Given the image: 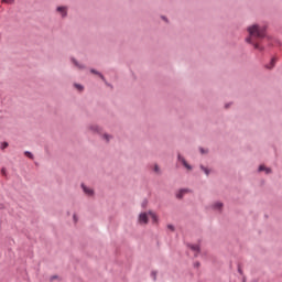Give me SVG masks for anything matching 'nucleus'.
<instances>
[{
    "label": "nucleus",
    "instance_id": "f257e3e1",
    "mask_svg": "<svg viewBox=\"0 0 282 282\" xmlns=\"http://www.w3.org/2000/svg\"><path fill=\"white\" fill-rule=\"evenodd\" d=\"M249 37L246 39L247 43H251L254 50H259V52H263V47L256 43V39H265V29L258 24H253L248 28Z\"/></svg>",
    "mask_w": 282,
    "mask_h": 282
},
{
    "label": "nucleus",
    "instance_id": "423d86ee",
    "mask_svg": "<svg viewBox=\"0 0 282 282\" xmlns=\"http://www.w3.org/2000/svg\"><path fill=\"white\" fill-rule=\"evenodd\" d=\"M186 193H188V189H181V191L176 194L177 199H182V197H184V195H186Z\"/></svg>",
    "mask_w": 282,
    "mask_h": 282
},
{
    "label": "nucleus",
    "instance_id": "412c9836",
    "mask_svg": "<svg viewBox=\"0 0 282 282\" xmlns=\"http://www.w3.org/2000/svg\"><path fill=\"white\" fill-rule=\"evenodd\" d=\"M74 63H75V65H76L77 67H79V69L83 68V66L78 65V63H77L76 61H74Z\"/></svg>",
    "mask_w": 282,
    "mask_h": 282
},
{
    "label": "nucleus",
    "instance_id": "1a4fd4ad",
    "mask_svg": "<svg viewBox=\"0 0 282 282\" xmlns=\"http://www.w3.org/2000/svg\"><path fill=\"white\" fill-rule=\"evenodd\" d=\"M259 171H265L267 175L270 174V173H272V170H270L269 167H265V166H263V165H260V166H259Z\"/></svg>",
    "mask_w": 282,
    "mask_h": 282
},
{
    "label": "nucleus",
    "instance_id": "dca6fc26",
    "mask_svg": "<svg viewBox=\"0 0 282 282\" xmlns=\"http://www.w3.org/2000/svg\"><path fill=\"white\" fill-rule=\"evenodd\" d=\"M90 131H98V126L90 127Z\"/></svg>",
    "mask_w": 282,
    "mask_h": 282
},
{
    "label": "nucleus",
    "instance_id": "f8f14e48",
    "mask_svg": "<svg viewBox=\"0 0 282 282\" xmlns=\"http://www.w3.org/2000/svg\"><path fill=\"white\" fill-rule=\"evenodd\" d=\"M191 249H192L194 252H199V246H197V245L191 246Z\"/></svg>",
    "mask_w": 282,
    "mask_h": 282
},
{
    "label": "nucleus",
    "instance_id": "6e6552de",
    "mask_svg": "<svg viewBox=\"0 0 282 282\" xmlns=\"http://www.w3.org/2000/svg\"><path fill=\"white\" fill-rule=\"evenodd\" d=\"M276 65V58H272L270 64L267 65V69H272Z\"/></svg>",
    "mask_w": 282,
    "mask_h": 282
},
{
    "label": "nucleus",
    "instance_id": "9b49d317",
    "mask_svg": "<svg viewBox=\"0 0 282 282\" xmlns=\"http://www.w3.org/2000/svg\"><path fill=\"white\" fill-rule=\"evenodd\" d=\"M24 154L26 155V158H30V160H34V155L32 154V152L26 151L24 152Z\"/></svg>",
    "mask_w": 282,
    "mask_h": 282
},
{
    "label": "nucleus",
    "instance_id": "5701e85b",
    "mask_svg": "<svg viewBox=\"0 0 282 282\" xmlns=\"http://www.w3.org/2000/svg\"><path fill=\"white\" fill-rule=\"evenodd\" d=\"M90 72H91V74H98V72H96V70H94V69H91Z\"/></svg>",
    "mask_w": 282,
    "mask_h": 282
},
{
    "label": "nucleus",
    "instance_id": "4468645a",
    "mask_svg": "<svg viewBox=\"0 0 282 282\" xmlns=\"http://www.w3.org/2000/svg\"><path fill=\"white\" fill-rule=\"evenodd\" d=\"M8 147H9L8 142H3V143L1 144L2 151H3L4 149H8Z\"/></svg>",
    "mask_w": 282,
    "mask_h": 282
},
{
    "label": "nucleus",
    "instance_id": "f3484780",
    "mask_svg": "<svg viewBox=\"0 0 282 282\" xmlns=\"http://www.w3.org/2000/svg\"><path fill=\"white\" fill-rule=\"evenodd\" d=\"M104 138H105L106 142H109V139H110L111 137H109V134H105Z\"/></svg>",
    "mask_w": 282,
    "mask_h": 282
},
{
    "label": "nucleus",
    "instance_id": "2eb2a0df",
    "mask_svg": "<svg viewBox=\"0 0 282 282\" xmlns=\"http://www.w3.org/2000/svg\"><path fill=\"white\" fill-rule=\"evenodd\" d=\"M75 87H76V89H78V91H83V86L82 85L75 84Z\"/></svg>",
    "mask_w": 282,
    "mask_h": 282
},
{
    "label": "nucleus",
    "instance_id": "393cba45",
    "mask_svg": "<svg viewBox=\"0 0 282 282\" xmlns=\"http://www.w3.org/2000/svg\"><path fill=\"white\" fill-rule=\"evenodd\" d=\"M238 272L241 274L242 272H241V269H238Z\"/></svg>",
    "mask_w": 282,
    "mask_h": 282
},
{
    "label": "nucleus",
    "instance_id": "6ab92c4d",
    "mask_svg": "<svg viewBox=\"0 0 282 282\" xmlns=\"http://www.w3.org/2000/svg\"><path fill=\"white\" fill-rule=\"evenodd\" d=\"M167 228L169 230H172V231L175 230V227H173V225H169Z\"/></svg>",
    "mask_w": 282,
    "mask_h": 282
},
{
    "label": "nucleus",
    "instance_id": "bb28decb",
    "mask_svg": "<svg viewBox=\"0 0 282 282\" xmlns=\"http://www.w3.org/2000/svg\"><path fill=\"white\" fill-rule=\"evenodd\" d=\"M74 219H75V221H76V216H74Z\"/></svg>",
    "mask_w": 282,
    "mask_h": 282
},
{
    "label": "nucleus",
    "instance_id": "ddd939ff",
    "mask_svg": "<svg viewBox=\"0 0 282 282\" xmlns=\"http://www.w3.org/2000/svg\"><path fill=\"white\" fill-rule=\"evenodd\" d=\"M3 3H8L9 6L14 4V0H2Z\"/></svg>",
    "mask_w": 282,
    "mask_h": 282
},
{
    "label": "nucleus",
    "instance_id": "aec40b11",
    "mask_svg": "<svg viewBox=\"0 0 282 282\" xmlns=\"http://www.w3.org/2000/svg\"><path fill=\"white\" fill-rule=\"evenodd\" d=\"M200 169H203V170H204V173H206V174L208 175V169H206V167H204V166H202Z\"/></svg>",
    "mask_w": 282,
    "mask_h": 282
},
{
    "label": "nucleus",
    "instance_id": "20e7f679",
    "mask_svg": "<svg viewBox=\"0 0 282 282\" xmlns=\"http://www.w3.org/2000/svg\"><path fill=\"white\" fill-rule=\"evenodd\" d=\"M56 12H58V14H62V17H67V8L65 7H57Z\"/></svg>",
    "mask_w": 282,
    "mask_h": 282
},
{
    "label": "nucleus",
    "instance_id": "b1692460",
    "mask_svg": "<svg viewBox=\"0 0 282 282\" xmlns=\"http://www.w3.org/2000/svg\"><path fill=\"white\" fill-rule=\"evenodd\" d=\"M153 280L155 281V272H152Z\"/></svg>",
    "mask_w": 282,
    "mask_h": 282
},
{
    "label": "nucleus",
    "instance_id": "a878e982",
    "mask_svg": "<svg viewBox=\"0 0 282 282\" xmlns=\"http://www.w3.org/2000/svg\"><path fill=\"white\" fill-rule=\"evenodd\" d=\"M200 153H204V149H200Z\"/></svg>",
    "mask_w": 282,
    "mask_h": 282
},
{
    "label": "nucleus",
    "instance_id": "9d476101",
    "mask_svg": "<svg viewBox=\"0 0 282 282\" xmlns=\"http://www.w3.org/2000/svg\"><path fill=\"white\" fill-rule=\"evenodd\" d=\"M224 207V204H221V203H215L214 204V208L216 209V210H221V208Z\"/></svg>",
    "mask_w": 282,
    "mask_h": 282
},
{
    "label": "nucleus",
    "instance_id": "0eeeda50",
    "mask_svg": "<svg viewBox=\"0 0 282 282\" xmlns=\"http://www.w3.org/2000/svg\"><path fill=\"white\" fill-rule=\"evenodd\" d=\"M149 216L151 217L153 224H158V215L153 212H149Z\"/></svg>",
    "mask_w": 282,
    "mask_h": 282
},
{
    "label": "nucleus",
    "instance_id": "f03ea898",
    "mask_svg": "<svg viewBox=\"0 0 282 282\" xmlns=\"http://www.w3.org/2000/svg\"><path fill=\"white\" fill-rule=\"evenodd\" d=\"M139 224L147 226V224H149V214L141 213L139 215Z\"/></svg>",
    "mask_w": 282,
    "mask_h": 282
},
{
    "label": "nucleus",
    "instance_id": "a211bd4d",
    "mask_svg": "<svg viewBox=\"0 0 282 282\" xmlns=\"http://www.w3.org/2000/svg\"><path fill=\"white\" fill-rule=\"evenodd\" d=\"M155 173H160V167L158 165L154 166Z\"/></svg>",
    "mask_w": 282,
    "mask_h": 282
},
{
    "label": "nucleus",
    "instance_id": "4be33fe9",
    "mask_svg": "<svg viewBox=\"0 0 282 282\" xmlns=\"http://www.w3.org/2000/svg\"><path fill=\"white\" fill-rule=\"evenodd\" d=\"M2 175H6V169L1 170Z\"/></svg>",
    "mask_w": 282,
    "mask_h": 282
},
{
    "label": "nucleus",
    "instance_id": "39448f33",
    "mask_svg": "<svg viewBox=\"0 0 282 282\" xmlns=\"http://www.w3.org/2000/svg\"><path fill=\"white\" fill-rule=\"evenodd\" d=\"M178 160H180V162H182V164L185 166V169H187V171H191V166L188 165L186 160L184 158H182L181 154H178Z\"/></svg>",
    "mask_w": 282,
    "mask_h": 282
},
{
    "label": "nucleus",
    "instance_id": "7ed1b4c3",
    "mask_svg": "<svg viewBox=\"0 0 282 282\" xmlns=\"http://www.w3.org/2000/svg\"><path fill=\"white\" fill-rule=\"evenodd\" d=\"M82 188H83L85 195H88V197L94 196V189L85 186V184H82Z\"/></svg>",
    "mask_w": 282,
    "mask_h": 282
}]
</instances>
